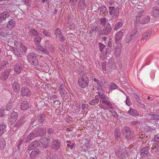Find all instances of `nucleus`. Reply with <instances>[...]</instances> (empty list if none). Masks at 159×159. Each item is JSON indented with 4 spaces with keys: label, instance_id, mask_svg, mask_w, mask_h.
Masks as SVG:
<instances>
[{
    "label": "nucleus",
    "instance_id": "09e8293b",
    "mask_svg": "<svg viewBox=\"0 0 159 159\" xmlns=\"http://www.w3.org/2000/svg\"><path fill=\"white\" fill-rule=\"evenodd\" d=\"M47 158V159H56L55 155L50 154L49 155L48 153Z\"/></svg>",
    "mask_w": 159,
    "mask_h": 159
},
{
    "label": "nucleus",
    "instance_id": "a19ab883",
    "mask_svg": "<svg viewBox=\"0 0 159 159\" xmlns=\"http://www.w3.org/2000/svg\"><path fill=\"white\" fill-rule=\"evenodd\" d=\"M0 35L3 37L7 35L6 31L4 28L0 29Z\"/></svg>",
    "mask_w": 159,
    "mask_h": 159
},
{
    "label": "nucleus",
    "instance_id": "5fc2aeb1",
    "mask_svg": "<svg viewBox=\"0 0 159 159\" xmlns=\"http://www.w3.org/2000/svg\"><path fill=\"white\" fill-rule=\"evenodd\" d=\"M42 33L43 34H44L45 35L47 36H50L51 35L50 33H49L46 30H43V31Z\"/></svg>",
    "mask_w": 159,
    "mask_h": 159
},
{
    "label": "nucleus",
    "instance_id": "6e6552de",
    "mask_svg": "<svg viewBox=\"0 0 159 159\" xmlns=\"http://www.w3.org/2000/svg\"><path fill=\"white\" fill-rule=\"evenodd\" d=\"M11 71V69L8 68L0 75V79L1 80L5 81L8 79Z\"/></svg>",
    "mask_w": 159,
    "mask_h": 159
},
{
    "label": "nucleus",
    "instance_id": "7c9ffc66",
    "mask_svg": "<svg viewBox=\"0 0 159 159\" xmlns=\"http://www.w3.org/2000/svg\"><path fill=\"white\" fill-rule=\"evenodd\" d=\"M30 34L31 36H37L38 33L37 31L34 29H31L30 30Z\"/></svg>",
    "mask_w": 159,
    "mask_h": 159
},
{
    "label": "nucleus",
    "instance_id": "473e14b6",
    "mask_svg": "<svg viewBox=\"0 0 159 159\" xmlns=\"http://www.w3.org/2000/svg\"><path fill=\"white\" fill-rule=\"evenodd\" d=\"M6 126L4 124L0 125V136H1L5 131L6 129Z\"/></svg>",
    "mask_w": 159,
    "mask_h": 159
},
{
    "label": "nucleus",
    "instance_id": "864d4df0",
    "mask_svg": "<svg viewBox=\"0 0 159 159\" xmlns=\"http://www.w3.org/2000/svg\"><path fill=\"white\" fill-rule=\"evenodd\" d=\"M140 123V121H134L131 122L130 124L132 126H134L139 124Z\"/></svg>",
    "mask_w": 159,
    "mask_h": 159
},
{
    "label": "nucleus",
    "instance_id": "ddd939ff",
    "mask_svg": "<svg viewBox=\"0 0 159 159\" xmlns=\"http://www.w3.org/2000/svg\"><path fill=\"white\" fill-rule=\"evenodd\" d=\"M3 107L0 109V116L1 117H3L6 114H8L9 110L11 109V107Z\"/></svg>",
    "mask_w": 159,
    "mask_h": 159
},
{
    "label": "nucleus",
    "instance_id": "6e6d98bb",
    "mask_svg": "<svg viewBox=\"0 0 159 159\" xmlns=\"http://www.w3.org/2000/svg\"><path fill=\"white\" fill-rule=\"evenodd\" d=\"M154 120L157 122L159 121V114H155Z\"/></svg>",
    "mask_w": 159,
    "mask_h": 159
},
{
    "label": "nucleus",
    "instance_id": "72a5a7b5",
    "mask_svg": "<svg viewBox=\"0 0 159 159\" xmlns=\"http://www.w3.org/2000/svg\"><path fill=\"white\" fill-rule=\"evenodd\" d=\"M6 146V142L3 139H0V150H2Z\"/></svg>",
    "mask_w": 159,
    "mask_h": 159
},
{
    "label": "nucleus",
    "instance_id": "cd10ccee",
    "mask_svg": "<svg viewBox=\"0 0 159 159\" xmlns=\"http://www.w3.org/2000/svg\"><path fill=\"white\" fill-rule=\"evenodd\" d=\"M35 137V133H30L28 135V136L27 137L25 141L27 143H28L30 140H31L32 139H33L34 137Z\"/></svg>",
    "mask_w": 159,
    "mask_h": 159
},
{
    "label": "nucleus",
    "instance_id": "e433bc0d",
    "mask_svg": "<svg viewBox=\"0 0 159 159\" xmlns=\"http://www.w3.org/2000/svg\"><path fill=\"white\" fill-rule=\"evenodd\" d=\"M50 140L47 138H43L40 140V142L42 144H48Z\"/></svg>",
    "mask_w": 159,
    "mask_h": 159
},
{
    "label": "nucleus",
    "instance_id": "49530a36",
    "mask_svg": "<svg viewBox=\"0 0 159 159\" xmlns=\"http://www.w3.org/2000/svg\"><path fill=\"white\" fill-rule=\"evenodd\" d=\"M55 34L57 37H58L62 35V32L59 28L56 29L55 30Z\"/></svg>",
    "mask_w": 159,
    "mask_h": 159
},
{
    "label": "nucleus",
    "instance_id": "1a4fd4ad",
    "mask_svg": "<svg viewBox=\"0 0 159 159\" xmlns=\"http://www.w3.org/2000/svg\"><path fill=\"white\" fill-rule=\"evenodd\" d=\"M46 128H40L38 129L35 132V137L43 136L46 133Z\"/></svg>",
    "mask_w": 159,
    "mask_h": 159
},
{
    "label": "nucleus",
    "instance_id": "b1692460",
    "mask_svg": "<svg viewBox=\"0 0 159 159\" xmlns=\"http://www.w3.org/2000/svg\"><path fill=\"white\" fill-rule=\"evenodd\" d=\"M37 50L39 52L41 53H44L47 54H48L49 52V51L48 49L44 48L43 47L37 48Z\"/></svg>",
    "mask_w": 159,
    "mask_h": 159
},
{
    "label": "nucleus",
    "instance_id": "a18cd8bd",
    "mask_svg": "<svg viewBox=\"0 0 159 159\" xmlns=\"http://www.w3.org/2000/svg\"><path fill=\"white\" fill-rule=\"evenodd\" d=\"M98 10H100L101 13H104L107 11L106 7L104 6H102L99 7Z\"/></svg>",
    "mask_w": 159,
    "mask_h": 159
},
{
    "label": "nucleus",
    "instance_id": "dca6fc26",
    "mask_svg": "<svg viewBox=\"0 0 159 159\" xmlns=\"http://www.w3.org/2000/svg\"><path fill=\"white\" fill-rule=\"evenodd\" d=\"M16 24V22L14 18H12L11 19L7 24V26L10 29H12L14 28Z\"/></svg>",
    "mask_w": 159,
    "mask_h": 159
},
{
    "label": "nucleus",
    "instance_id": "052dcab7",
    "mask_svg": "<svg viewBox=\"0 0 159 159\" xmlns=\"http://www.w3.org/2000/svg\"><path fill=\"white\" fill-rule=\"evenodd\" d=\"M134 97L136 99V100L137 102H139L141 101V99L140 98V97L137 94L134 95Z\"/></svg>",
    "mask_w": 159,
    "mask_h": 159
},
{
    "label": "nucleus",
    "instance_id": "2f4dec72",
    "mask_svg": "<svg viewBox=\"0 0 159 159\" xmlns=\"http://www.w3.org/2000/svg\"><path fill=\"white\" fill-rule=\"evenodd\" d=\"M41 38L40 36H36L34 39V43L38 47L40 45V42L41 40Z\"/></svg>",
    "mask_w": 159,
    "mask_h": 159
},
{
    "label": "nucleus",
    "instance_id": "f8f14e48",
    "mask_svg": "<svg viewBox=\"0 0 159 159\" xmlns=\"http://www.w3.org/2000/svg\"><path fill=\"white\" fill-rule=\"evenodd\" d=\"M123 35V32L121 30L116 33L115 35V42L116 43L118 44L120 43Z\"/></svg>",
    "mask_w": 159,
    "mask_h": 159
},
{
    "label": "nucleus",
    "instance_id": "4d7b16f0",
    "mask_svg": "<svg viewBox=\"0 0 159 159\" xmlns=\"http://www.w3.org/2000/svg\"><path fill=\"white\" fill-rule=\"evenodd\" d=\"M85 2L83 0H80L78 6H81L82 5L84 6Z\"/></svg>",
    "mask_w": 159,
    "mask_h": 159
},
{
    "label": "nucleus",
    "instance_id": "8fccbe9b",
    "mask_svg": "<svg viewBox=\"0 0 159 159\" xmlns=\"http://www.w3.org/2000/svg\"><path fill=\"white\" fill-rule=\"evenodd\" d=\"M110 87L111 89L114 90L117 89L118 88V86L116 84L113 83H111L110 86Z\"/></svg>",
    "mask_w": 159,
    "mask_h": 159
},
{
    "label": "nucleus",
    "instance_id": "412c9836",
    "mask_svg": "<svg viewBox=\"0 0 159 159\" xmlns=\"http://www.w3.org/2000/svg\"><path fill=\"white\" fill-rule=\"evenodd\" d=\"M12 89L16 93L18 92L20 90V84L17 82H14L12 85Z\"/></svg>",
    "mask_w": 159,
    "mask_h": 159
},
{
    "label": "nucleus",
    "instance_id": "e2e57ef3",
    "mask_svg": "<svg viewBox=\"0 0 159 159\" xmlns=\"http://www.w3.org/2000/svg\"><path fill=\"white\" fill-rule=\"evenodd\" d=\"M88 107L87 104H83L82 105V108L83 110L85 111V109H87Z\"/></svg>",
    "mask_w": 159,
    "mask_h": 159
},
{
    "label": "nucleus",
    "instance_id": "6ab92c4d",
    "mask_svg": "<svg viewBox=\"0 0 159 159\" xmlns=\"http://www.w3.org/2000/svg\"><path fill=\"white\" fill-rule=\"evenodd\" d=\"M40 143L39 141L37 140L34 141L32 142L28 147V149L29 150H31L35 148H36L39 146Z\"/></svg>",
    "mask_w": 159,
    "mask_h": 159
},
{
    "label": "nucleus",
    "instance_id": "c85d7f7f",
    "mask_svg": "<svg viewBox=\"0 0 159 159\" xmlns=\"http://www.w3.org/2000/svg\"><path fill=\"white\" fill-rule=\"evenodd\" d=\"M98 95H99L100 101H102V100H104L107 99V97L105 95L104 92L102 91L98 93Z\"/></svg>",
    "mask_w": 159,
    "mask_h": 159
},
{
    "label": "nucleus",
    "instance_id": "338daca9",
    "mask_svg": "<svg viewBox=\"0 0 159 159\" xmlns=\"http://www.w3.org/2000/svg\"><path fill=\"white\" fill-rule=\"evenodd\" d=\"M101 27L99 25H97L95 27L96 31H100L101 30Z\"/></svg>",
    "mask_w": 159,
    "mask_h": 159
},
{
    "label": "nucleus",
    "instance_id": "3c124183",
    "mask_svg": "<svg viewBox=\"0 0 159 159\" xmlns=\"http://www.w3.org/2000/svg\"><path fill=\"white\" fill-rule=\"evenodd\" d=\"M126 104L129 106H130L132 104V103L130 102L129 97L128 96H126Z\"/></svg>",
    "mask_w": 159,
    "mask_h": 159
},
{
    "label": "nucleus",
    "instance_id": "aec40b11",
    "mask_svg": "<svg viewBox=\"0 0 159 159\" xmlns=\"http://www.w3.org/2000/svg\"><path fill=\"white\" fill-rule=\"evenodd\" d=\"M10 16L9 14L7 12H4L0 14V23L3 20H5L6 19Z\"/></svg>",
    "mask_w": 159,
    "mask_h": 159
},
{
    "label": "nucleus",
    "instance_id": "9d476101",
    "mask_svg": "<svg viewBox=\"0 0 159 159\" xmlns=\"http://www.w3.org/2000/svg\"><path fill=\"white\" fill-rule=\"evenodd\" d=\"M21 95L23 96L28 97L31 95L30 90L26 87H23L21 89Z\"/></svg>",
    "mask_w": 159,
    "mask_h": 159
},
{
    "label": "nucleus",
    "instance_id": "79ce46f5",
    "mask_svg": "<svg viewBox=\"0 0 159 159\" xmlns=\"http://www.w3.org/2000/svg\"><path fill=\"white\" fill-rule=\"evenodd\" d=\"M101 102L103 104H105L109 106H111L112 105L110 101L109 100H107V99L104 100H102Z\"/></svg>",
    "mask_w": 159,
    "mask_h": 159
},
{
    "label": "nucleus",
    "instance_id": "7ed1b4c3",
    "mask_svg": "<svg viewBox=\"0 0 159 159\" xmlns=\"http://www.w3.org/2000/svg\"><path fill=\"white\" fill-rule=\"evenodd\" d=\"M89 83V78L87 75L80 77L78 81V84L82 88H84L87 87Z\"/></svg>",
    "mask_w": 159,
    "mask_h": 159
},
{
    "label": "nucleus",
    "instance_id": "393cba45",
    "mask_svg": "<svg viewBox=\"0 0 159 159\" xmlns=\"http://www.w3.org/2000/svg\"><path fill=\"white\" fill-rule=\"evenodd\" d=\"M128 113L129 115L133 116H138L139 115L137 111L131 108H130L129 111H128Z\"/></svg>",
    "mask_w": 159,
    "mask_h": 159
},
{
    "label": "nucleus",
    "instance_id": "c756f323",
    "mask_svg": "<svg viewBox=\"0 0 159 159\" xmlns=\"http://www.w3.org/2000/svg\"><path fill=\"white\" fill-rule=\"evenodd\" d=\"M133 37V34H128L125 39V41L126 43H129Z\"/></svg>",
    "mask_w": 159,
    "mask_h": 159
},
{
    "label": "nucleus",
    "instance_id": "f03ea898",
    "mask_svg": "<svg viewBox=\"0 0 159 159\" xmlns=\"http://www.w3.org/2000/svg\"><path fill=\"white\" fill-rule=\"evenodd\" d=\"M28 61L32 65L37 66L38 64L37 54L34 52L29 53L27 56Z\"/></svg>",
    "mask_w": 159,
    "mask_h": 159
},
{
    "label": "nucleus",
    "instance_id": "680f3d73",
    "mask_svg": "<svg viewBox=\"0 0 159 159\" xmlns=\"http://www.w3.org/2000/svg\"><path fill=\"white\" fill-rule=\"evenodd\" d=\"M153 140L154 141L156 142L159 141V135H157L154 138Z\"/></svg>",
    "mask_w": 159,
    "mask_h": 159
},
{
    "label": "nucleus",
    "instance_id": "4468645a",
    "mask_svg": "<svg viewBox=\"0 0 159 159\" xmlns=\"http://www.w3.org/2000/svg\"><path fill=\"white\" fill-rule=\"evenodd\" d=\"M149 149L148 146L144 147L140 151L141 155L145 157H147L149 155Z\"/></svg>",
    "mask_w": 159,
    "mask_h": 159
},
{
    "label": "nucleus",
    "instance_id": "c9c22d12",
    "mask_svg": "<svg viewBox=\"0 0 159 159\" xmlns=\"http://www.w3.org/2000/svg\"><path fill=\"white\" fill-rule=\"evenodd\" d=\"M107 21V20L105 17L101 18L99 20L100 25L104 26V25H106Z\"/></svg>",
    "mask_w": 159,
    "mask_h": 159
},
{
    "label": "nucleus",
    "instance_id": "9b49d317",
    "mask_svg": "<svg viewBox=\"0 0 159 159\" xmlns=\"http://www.w3.org/2000/svg\"><path fill=\"white\" fill-rule=\"evenodd\" d=\"M25 121L24 117H22L20 119H19L17 121L16 124L14 125L13 129V130H16L17 129L20 127L22 124Z\"/></svg>",
    "mask_w": 159,
    "mask_h": 159
},
{
    "label": "nucleus",
    "instance_id": "c03bdc74",
    "mask_svg": "<svg viewBox=\"0 0 159 159\" xmlns=\"http://www.w3.org/2000/svg\"><path fill=\"white\" fill-rule=\"evenodd\" d=\"M115 7H109L110 14L111 15H112L114 14L115 13Z\"/></svg>",
    "mask_w": 159,
    "mask_h": 159
},
{
    "label": "nucleus",
    "instance_id": "5701e85b",
    "mask_svg": "<svg viewBox=\"0 0 159 159\" xmlns=\"http://www.w3.org/2000/svg\"><path fill=\"white\" fill-rule=\"evenodd\" d=\"M65 86L62 84L60 85L59 86V91L61 94V96L62 97H64V94L66 93V91L65 90Z\"/></svg>",
    "mask_w": 159,
    "mask_h": 159
},
{
    "label": "nucleus",
    "instance_id": "bb28decb",
    "mask_svg": "<svg viewBox=\"0 0 159 159\" xmlns=\"http://www.w3.org/2000/svg\"><path fill=\"white\" fill-rule=\"evenodd\" d=\"M139 16L140 18V17L141 16ZM150 17L148 16H147L146 17H144L141 20H140V19L139 23L142 24H146L148 23L150 20Z\"/></svg>",
    "mask_w": 159,
    "mask_h": 159
},
{
    "label": "nucleus",
    "instance_id": "0e129e2a",
    "mask_svg": "<svg viewBox=\"0 0 159 159\" xmlns=\"http://www.w3.org/2000/svg\"><path fill=\"white\" fill-rule=\"evenodd\" d=\"M119 8L116 7V9H115V13H114V14L113 15L114 16H117L118 13H119Z\"/></svg>",
    "mask_w": 159,
    "mask_h": 159
},
{
    "label": "nucleus",
    "instance_id": "39448f33",
    "mask_svg": "<svg viewBox=\"0 0 159 159\" xmlns=\"http://www.w3.org/2000/svg\"><path fill=\"white\" fill-rule=\"evenodd\" d=\"M122 133L123 136L126 139H130L133 136V132L131 131L128 127L125 126L122 129Z\"/></svg>",
    "mask_w": 159,
    "mask_h": 159
},
{
    "label": "nucleus",
    "instance_id": "58836bf2",
    "mask_svg": "<svg viewBox=\"0 0 159 159\" xmlns=\"http://www.w3.org/2000/svg\"><path fill=\"white\" fill-rule=\"evenodd\" d=\"M120 47H116L114 52L115 55L117 57H119L120 56Z\"/></svg>",
    "mask_w": 159,
    "mask_h": 159
},
{
    "label": "nucleus",
    "instance_id": "bf43d9fd",
    "mask_svg": "<svg viewBox=\"0 0 159 159\" xmlns=\"http://www.w3.org/2000/svg\"><path fill=\"white\" fill-rule=\"evenodd\" d=\"M106 63L105 62H103L102 63V68L103 70H105L106 69Z\"/></svg>",
    "mask_w": 159,
    "mask_h": 159
},
{
    "label": "nucleus",
    "instance_id": "a211bd4d",
    "mask_svg": "<svg viewBox=\"0 0 159 159\" xmlns=\"http://www.w3.org/2000/svg\"><path fill=\"white\" fill-rule=\"evenodd\" d=\"M60 142L58 140L53 139L52 140V147L56 150L60 148Z\"/></svg>",
    "mask_w": 159,
    "mask_h": 159
},
{
    "label": "nucleus",
    "instance_id": "603ef678",
    "mask_svg": "<svg viewBox=\"0 0 159 159\" xmlns=\"http://www.w3.org/2000/svg\"><path fill=\"white\" fill-rule=\"evenodd\" d=\"M100 50L102 52L103 51V48L105 47V45L103 44L102 43H99Z\"/></svg>",
    "mask_w": 159,
    "mask_h": 159
},
{
    "label": "nucleus",
    "instance_id": "4be33fe9",
    "mask_svg": "<svg viewBox=\"0 0 159 159\" xmlns=\"http://www.w3.org/2000/svg\"><path fill=\"white\" fill-rule=\"evenodd\" d=\"M39 152V149H35L34 150L32 151L30 153L31 157L32 159L38 156Z\"/></svg>",
    "mask_w": 159,
    "mask_h": 159
},
{
    "label": "nucleus",
    "instance_id": "f257e3e1",
    "mask_svg": "<svg viewBox=\"0 0 159 159\" xmlns=\"http://www.w3.org/2000/svg\"><path fill=\"white\" fill-rule=\"evenodd\" d=\"M46 117L45 114H39L37 117L33 119L31 123L33 126H36L38 125L41 124L46 122Z\"/></svg>",
    "mask_w": 159,
    "mask_h": 159
},
{
    "label": "nucleus",
    "instance_id": "774afa93",
    "mask_svg": "<svg viewBox=\"0 0 159 159\" xmlns=\"http://www.w3.org/2000/svg\"><path fill=\"white\" fill-rule=\"evenodd\" d=\"M23 142V140H21L19 141V143L18 144V145H17V148H18V149H19V148H20V146L22 144Z\"/></svg>",
    "mask_w": 159,
    "mask_h": 159
},
{
    "label": "nucleus",
    "instance_id": "f704fd0d",
    "mask_svg": "<svg viewBox=\"0 0 159 159\" xmlns=\"http://www.w3.org/2000/svg\"><path fill=\"white\" fill-rule=\"evenodd\" d=\"M120 135V130L118 128H116L115 130V136L116 139L119 138Z\"/></svg>",
    "mask_w": 159,
    "mask_h": 159
},
{
    "label": "nucleus",
    "instance_id": "4c0bfd02",
    "mask_svg": "<svg viewBox=\"0 0 159 159\" xmlns=\"http://www.w3.org/2000/svg\"><path fill=\"white\" fill-rule=\"evenodd\" d=\"M153 14L155 16L159 15V10L157 7H155L152 9Z\"/></svg>",
    "mask_w": 159,
    "mask_h": 159
},
{
    "label": "nucleus",
    "instance_id": "423d86ee",
    "mask_svg": "<svg viewBox=\"0 0 159 159\" xmlns=\"http://www.w3.org/2000/svg\"><path fill=\"white\" fill-rule=\"evenodd\" d=\"M128 148H123L121 150V152L118 151L116 152V154L120 159H125L128 157L129 153L127 150Z\"/></svg>",
    "mask_w": 159,
    "mask_h": 159
},
{
    "label": "nucleus",
    "instance_id": "a878e982",
    "mask_svg": "<svg viewBox=\"0 0 159 159\" xmlns=\"http://www.w3.org/2000/svg\"><path fill=\"white\" fill-rule=\"evenodd\" d=\"M20 107L22 110H27L29 108L28 102L25 101L23 102L20 105Z\"/></svg>",
    "mask_w": 159,
    "mask_h": 159
},
{
    "label": "nucleus",
    "instance_id": "2eb2a0df",
    "mask_svg": "<svg viewBox=\"0 0 159 159\" xmlns=\"http://www.w3.org/2000/svg\"><path fill=\"white\" fill-rule=\"evenodd\" d=\"M23 62L21 63H17L14 66V70L17 74L20 73L22 70L23 65Z\"/></svg>",
    "mask_w": 159,
    "mask_h": 159
},
{
    "label": "nucleus",
    "instance_id": "20e7f679",
    "mask_svg": "<svg viewBox=\"0 0 159 159\" xmlns=\"http://www.w3.org/2000/svg\"><path fill=\"white\" fill-rule=\"evenodd\" d=\"M138 14V16H136V20L134 23L135 26L134 29V31L132 32L130 34H133V36L135 35V34L138 31L137 27L139 25V21L140 20L139 16H142L143 13L144 12V11L142 9H137V11Z\"/></svg>",
    "mask_w": 159,
    "mask_h": 159
},
{
    "label": "nucleus",
    "instance_id": "69168bd1",
    "mask_svg": "<svg viewBox=\"0 0 159 159\" xmlns=\"http://www.w3.org/2000/svg\"><path fill=\"white\" fill-rule=\"evenodd\" d=\"M41 147L43 148H47L49 147V146L48 144H42Z\"/></svg>",
    "mask_w": 159,
    "mask_h": 159
},
{
    "label": "nucleus",
    "instance_id": "37998d69",
    "mask_svg": "<svg viewBox=\"0 0 159 159\" xmlns=\"http://www.w3.org/2000/svg\"><path fill=\"white\" fill-rule=\"evenodd\" d=\"M98 102L95 100V99H93L90 100L89 104L91 105L94 106L96 105Z\"/></svg>",
    "mask_w": 159,
    "mask_h": 159
},
{
    "label": "nucleus",
    "instance_id": "f3484780",
    "mask_svg": "<svg viewBox=\"0 0 159 159\" xmlns=\"http://www.w3.org/2000/svg\"><path fill=\"white\" fill-rule=\"evenodd\" d=\"M18 114L15 112L13 111L10 114L9 120L11 123L13 124L17 119Z\"/></svg>",
    "mask_w": 159,
    "mask_h": 159
},
{
    "label": "nucleus",
    "instance_id": "ea45409f",
    "mask_svg": "<svg viewBox=\"0 0 159 159\" xmlns=\"http://www.w3.org/2000/svg\"><path fill=\"white\" fill-rule=\"evenodd\" d=\"M123 25V23L122 22H117L115 25L114 29L115 30H117L119 28H120Z\"/></svg>",
    "mask_w": 159,
    "mask_h": 159
},
{
    "label": "nucleus",
    "instance_id": "de8ad7c7",
    "mask_svg": "<svg viewBox=\"0 0 159 159\" xmlns=\"http://www.w3.org/2000/svg\"><path fill=\"white\" fill-rule=\"evenodd\" d=\"M15 52L14 53L18 57H22V52H20V50H17L16 51H15V50H14Z\"/></svg>",
    "mask_w": 159,
    "mask_h": 159
},
{
    "label": "nucleus",
    "instance_id": "0eeeda50",
    "mask_svg": "<svg viewBox=\"0 0 159 159\" xmlns=\"http://www.w3.org/2000/svg\"><path fill=\"white\" fill-rule=\"evenodd\" d=\"M112 28L109 23L104 25L102 30V33L104 35L109 34L112 30Z\"/></svg>",
    "mask_w": 159,
    "mask_h": 159
},
{
    "label": "nucleus",
    "instance_id": "13d9d810",
    "mask_svg": "<svg viewBox=\"0 0 159 159\" xmlns=\"http://www.w3.org/2000/svg\"><path fill=\"white\" fill-rule=\"evenodd\" d=\"M47 132L48 134H51L54 132V130L52 128H49L48 129Z\"/></svg>",
    "mask_w": 159,
    "mask_h": 159
}]
</instances>
